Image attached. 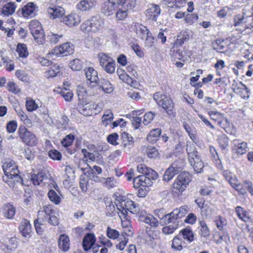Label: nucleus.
Here are the masks:
<instances>
[{
    "instance_id": "obj_25",
    "label": "nucleus",
    "mask_w": 253,
    "mask_h": 253,
    "mask_svg": "<svg viewBox=\"0 0 253 253\" xmlns=\"http://www.w3.org/2000/svg\"><path fill=\"white\" fill-rule=\"evenodd\" d=\"M233 150L236 151L238 155H242L245 154L247 151L248 145L245 142H238L236 140L233 141Z\"/></svg>"
},
{
    "instance_id": "obj_34",
    "label": "nucleus",
    "mask_w": 253,
    "mask_h": 253,
    "mask_svg": "<svg viewBox=\"0 0 253 253\" xmlns=\"http://www.w3.org/2000/svg\"><path fill=\"white\" fill-rule=\"evenodd\" d=\"M136 0H118V6H121L129 10L133 9L135 6Z\"/></svg>"
},
{
    "instance_id": "obj_58",
    "label": "nucleus",
    "mask_w": 253,
    "mask_h": 253,
    "mask_svg": "<svg viewBox=\"0 0 253 253\" xmlns=\"http://www.w3.org/2000/svg\"><path fill=\"white\" fill-rule=\"evenodd\" d=\"M228 138L225 135H221L218 138V143L221 149H225L228 145Z\"/></svg>"
},
{
    "instance_id": "obj_27",
    "label": "nucleus",
    "mask_w": 253,
    "mask_h": 253,
    "mask_svg": "<svg viewBox=\"0 0 253 253\" xmlns=\"http://www.w3.org/2000/svg\"><path fill=\"white\" fill-rule=\"evenodd\" d=\"M190 36V32L188 30L182 31L177 36V39L175 44L181 46L185 42H187Z\"/></svg>"
},
{
    "instance_id": "obj_26",
    "label": "nucleus",
    "mask_w": 253,
    "mask_h": 253,
    "mask_svg": "<svg viewBox=\"0 0 253 253\" xmlns=\"http://www.w3.org/2000/svg\"><path fill=\"white\" fill-rule=\"evenodd\" d=\"M58 246L60 249L64 252H67L70 248V240L68 235L61 234L58 239Z\"/></svg>"
},
{
    "instance_id": "obj_19",
    "label": "nucleus",
    "mask_w": 253,
    "mask_h": 253,
    "mask_svg": "<svg viewBox=\"0 0 253 253\" xmlns=\"http://www.w3.org/2000/svg\"><path fill=\"white\" fill-rule=\"evenodd\" d=\"M95 104L93 102L83 103L78 106L79 111L84 116H90L92 114V109Z\"/></svg>"
},
{
    "instance_id": "obj_28",
    "label": "nucleus",
    "mask_w": 253,
    "mask_h": 253,
    "mask_svg": "<svg viewBox=\"0 0 253 253\" xmlns=\"http://www.w3.org/2000/svg\"><path fill=\"white\" fill-rule=\"evenodd\" d=\"M17 247V241L15 238H11L7 244H3L1 249L6 253H10L12 251Z\"/></svg>"
},
{
    "instance_id": "obj_63",
    "label": "nucleus",
    "mask_w": 253,
    "mask_h": 253,
    "mask_svg": "<svg viewBox=\"0 0 253 253\" xmlns=\"http://www.w3.org/2000/svg\"><path fill=\"white\" fill-rule=\"evenodd\" d=\"M107 235L110 239H116L119 237V233L117 230L108 227L107 229Z\"/></svg>"
},
{
    "instance_id": "obj_36",
    "label": "nucleus",
    "mask_w": 253,
    "mask_h": 253,
    "mask_svg": "<svg viewBox=\"0 0 253 253\" xmlns=\"http://www.w3.org/2000/svg\"><path fill=\"white\" fill-rule=\"evenodd\" d=\"M16 9V5L14 2H9L4 5L2 8V13L5 15H9L13 14Z\"/></svg>"
},
{
    "instance_id": "obj_10",
    "label": "nucleus",
    "mask_w": 253,
    "mask_h": 253,
    "mask_svg": "<svg viewBox=\"0 0 253 253\" xmlns=\"http://www.w3.org/2000/svg\"><path fill=\"white\" fill-rule=\"evenodd\" d=\"M85 76L87 79V84L89 86L95 87L97 82L99 80L97 71L93 68L88 67L84 69Z\"/></svg>"
},
{
    "instance_id": "obj_20",
    "label": "nucleus",
    "mask_w": 253,
    "mask_h": 253,
    "mask_svg": "<svg viewBox=\"0 0 253 253\" xmlns=\"http://www.w3.org/2000/svg\"><path fill=\"white\" fill-rule=\"evenodd\" d=\"M19 230L23 236L29 237L31 236V225L29 221L27 219H23L19 227Z\"/></svg>"
},
{
    "instance_id": "obj_32",
    "label": "nucleus",
    "mask_w": 253,
    "mask_h": 253,
    "mask_svg": "<svg viewBox=\"0 0 253 253\" xmlns=\"http://www.w3.org/2000/svg\"><path fill=\"white\" fill-rule=\"evenodd\" d=\"M161 133V130L160 128H155L152 129L149 133L147 136V140L150 143H154L158 140Z\"/></svg>"
},
{
    "instance_id": "obj_31",
    "label": "nucleus",
    "mask_w": 253,
    "mask_h": 253,
    "mask_svg": "<svg viewBox=\"0 0 253 253\" xmlns=\"http://www.w3.org/2000/svg\"><path fill=\"white\" fill-rule=\"evenodd\" d=\"M15 208L10 203L4 205L3 207L4 216L7 218L11 219L13 218L15 214Z\"/></svg>"
},
{
    "instance_id": "obj_12",
    "label": "nucleus",
    "mask_w": 253,
    "mask_h": 253,
    "mask_svg": "<svg viewBox=\"0 0 253 253\" xmlns=\"http://www.w3.org/2000/svg\"><path fill=\"white\" fill-rule=\"evenodd\" d=\"M62 21L68 27L78 25L81 22L80 17L76 13H72L62 18Z\"/></svg>"
},
{
    "instance_id": "obj_59",
    "label": "nucleus",
    "mask_w": 253,
    "mask_h": 253,
    "mask_svg": "<svg viewBox=\"0 0 253 253\" xmlns=\"http://www.w3.org/2000/svg\"><path fill=\"white\" fill-rule=\"evenodd\" d=\"M60 94L66 101H71L73 96L72 92L66 88L62 89Z\"/></svg>"
},
{
    "instance_id": "obj_21",
    "label": "nucleus",
    "mask_w": 253,
    "mask_h": 253,
    "mask_svg": "<svg viewBox=\"0 0 253 253\" xmlns=\"http://www.w3.org/2000/svg\"><path fill=\"white\" fill-rule=\"evenodd\" d=\"M197 230L198 234L204 237H207L210 235V230L206 222L204 220L199 219Z\"/></svg>"
},
{
    "instance_id": "obj_4",
    "label": "nucleus",
    "mask_w": 253,
    "mask_h": 253,
    "mask_svg": "<svg viewBox=\"0 0 253 253\" xmlns=\"http://www.w3.org/2000/svg\"><path fill=\"white\" fill-rule=\"evenodd\" d=\"M103 20L101 17L99 16H94L90 19L84 21L81 24L80 29L84 33H96L103 26Z\"/></svg>"
},
{
    "instance_id": "obj_33",
    "label": "nucleus",
    "mask_w": 253,
    "mask_h": 253,
    "mask_svg": "<svg viewBox=\"0 0 253 253\" xmlns=\"http://www.w3.org/2000/svg\"><path fill=\"white\" fill-rule=\"evenodd\" d=\"M223 175L232 187H236V184L239 181L235 174L230 171H225Z\"/></svg>"
},
{
    "instance_id": "obj_23",
    "label": "nucleus",
    "mask_w": 253,
    "mask_h": 253,
    "mask_svg": "<svg viewBox=\"0 0 253 253\" xmlns=\"http://www.w3.org/2000/svg\"><path fill=\"white\" fill-rule=\"evenodd\" d=\"M97 0H82L78 4V8L82 11L89 10L95 7Z\"/></svg>"
},
{
    "instance_id": "obj_24",
    "label": "nucleus",
    "mask_w": 253,
    "mask_h": 253,
    "mask_svg": "<svg viewBox=\"0 0 253 253\" xmlns=\"http://www.w3.org/2000/svg\"><path fill=\"white\" fill-rule=\"evenodd\" d=\"M56 50V54H59L62 56H65L73 53V49L69 43H64L61 44Z\"/></svg>"
},
{
    "instance_id": "obj_49",
    "label": "nucleus",
    "mask_w": 253,
    "mask_h": 253,
    "mask_svg": "<svg viewBox=\"0 0 253 253\" xmlns=\"http://www.w3.org/2000/svg\"><path fill=\"white\" fill-rule=\"evenodd\" d=\"M75 139V136L73 134L67 135L62 140L61 144L64 147H68L72 145Z\"/></svg>"
},
{
    "instance_id": "obj_13",
    "label": "nucleus",
    "mask_w": 253,
    "mask_h": 253,
    "mask_svg": "<svg viewBox=\"0 0 253 253\" xmlns=\"http://www.w3.org/2000/svg\"><path fill=\"white\" fill-rule=\"evenodd\" d=\"M5 167V165L3 166V169L5 174V176L3 177V180L6 182L10 181L8 179H15V180L18 181L19 178L18 174V172L19 171L17 169H15L13 168H11V165L8 167V165H7L6 169H4Z\"/></svg>"
},
{
    "instance_id": "obj_3",
    "label": "nucleus",
    "mask_w": 253,
    "mask_h": 253,
    "mask_svg": "<svg viewBox=\"0 0 253 253\" xmlns=\"http://www.w3.org/2000/svg\"><path fill=\"white\" fill-rule=\"evenodd\" d=\"M153 98L157 104L161 106L168 115L172 117L175 116L176 112L174 103L169 96L160 92H157L154 94Z\"/></svg>"
},
{
    "instance_id": "obj_6",
    "label": "nucleus",
    "mask_w": 253,
    "mask_h": 253,
    "mask_svg": "<svg viewBox=\"0 0 253 253\" xmlns=\"http://www.w3.org/2000/svg\"><path fill=\"white\" fill-rule=\"evenodd\" d=\"M18 133L20 138L27 145L34 146L37 144L38 140L36 135L25 126H20L18 128Z\"/></svg>"
},
{
    "instance_id": "obj_44",
    "label": "nucleus",
    "mask_w": 253,
    "mask_h": 253,
    "mask_svg": "<svg viewBox=\"0 0 253 253\" xmlns=\"http://www.w3.org/2000/svg\"><path fill=\"white\" fill-rule=\"evenodd\" d=\"M188 207L187 206H182L179 209H175L173 211V214H175L177 219L181 218L184 216L188 211Z\"/></svg>"
},
{
    "instance_id": "obj_22",
    "label": "nucleus",
    "mask_w": 253,
    "mask_h": 253,
    "mask_svg": "<svg viewBox=\"0 0 253 253\" xmlns=\"http://www.w3.org/2000/svg\"><path fill=\"white\" fill-rule=\"evenodd\" d=\"M95 242V238L93 234H86L83 241V246L84 251H87L94 245Z\"/></svg>"
},
{
    "instance_id": "obj_17",
    "label": "nucleus",
    "mask_w": 253,
    "mask_h": 253,
    "mask_svg": "<svg viewBox=\"0 0 253 253\" xmlns=\"http://www.w3.org/2000/svg\"><path fill=\"white\" fill-rule=\"evenodd\" d=\"M178 172L177 165L175 163H172L166 170L163 180L166 181H169Z\"/></svg>"
},
{
    "instance_id": "obj_40",
    "label": "nucleus",
    "mask_w": 253,
    "mask_h": 253,
    "mask_svg": "<svg viewBox=\"0 0 253 253\" xmlns=\"http://www.w3.org/2000/svg\"><path fill=\"white\" fill-rule=\"evenodd\" d=\"M63 38L62 34H58L50 32L48 33L47 36V40L51 44H56L60 40Z\"/></svg>"
},
{
    "instance_id": "obj_15",
    "label": "nucleus",
    "mask_w": 253,
    "mask_h": 253,
    "mask_svg": "<svg viewBox=\"0 0 253 253\" xmlns=\"http://www.w3.org/2000/svg\"><path fill=\"white\" fill-rule=\"evenodd\" d=\"M139 220L151 227H156L159 226L158 220L152 215L141 212L139 216Z\"/></svg>"
},
{
    "instance_id": "obj_5",
    "label": "nucleus",
    "mask_w": 253,
    "mask_h": 253,
    "mask_svg": "<svg viewBox=\"0 0 253 253\" xmlns=\"http://www.w3.org/2000/svg\"><path fill=\"white\" fill-rule=\"evenodd\" d=\"M190 180V176L188 172L181 173L172 184L173 192L177 194H181L189 185Z\"/></svg>"
},
{
    "instance_id": "obj_42",
    "label": "nucleus",
    "mask_w": 253,
    "mask_h": 253,
    "mask_svg": "<svg viewBox=\"0 0 253 253\" xmlns=\"http://www.w3.org/2000/svg\"><path fill=\"white\" fill-rule=\"evenodd\" d=\"M137 34L142 39H144L147 36L151 35L147 28L142 25L139 26L138 28L137 29Z\"/></svg>"
},
{
    "instance_id": "obj_41",
    "label": "nucleus",
    "mask_w": 253,
    "mask_h": 253,
    "mask_svg": "<svg viewBox=\"0 0 253 253\" xmlns=\"http://www.w3.org/2000/svg\"><path fill=\"white\" fill-rule=\"evenodd\" d=\"M16 77L20 81L28 83L30 81V77L24 70H18L15 72Z\"/></svg>"
},
{
    "instance_id": "obj_11",
    "label": "nucleus",
    "mask_w": 253,
    "mask_h": 253,
    "mask_svg": "<svg viewBox=\"0 0 253 253\" xmlns=\"http://www.w3.org/2000/svg\"><path fill=\"white\" fill-rule=\"evenodd\" d=\"M161 9L159 5L155 4H151L146 10V17L153 21L157 20L158 17L160 15Z\"/></svg>"
},
{
    "instance_id": "obj_46",
    "label": "nucleus",
    "mask_w": 253,
    "mask_h": 253,
    "mask_svg": "<svg viewBox=\"0 0 253 253\" xmlns=\"http://www.w3.org/2000/svg\"><path fill=\"white\" fill-rule=\"evenodd\" d=\"M16 51L20 57L25 58L28 55L27 46L24 43H19L16 48Z\"/></svg>"
},
{
    "instance_id": "obj_29",
    "label": "nucleus",
    "mask_w": 253,
    "mask_h": 253,
    "mask_svg": "<svg viewBox=\"0 0 253 253\" xmlns=\"http://www.w3.org/2000/svg\"><path fill=\"white\" fill-rule=\"evenodd\" d=\"M179 236L182 237L189 243L194 240V234L190 227H186L181 230L179 234Z\"/></svg>"
},
{
    "instance_id": "obj_30",
    "label": "nucleus",
    "mask_w": 253,
    "mask_h": 253,
    "mask_svg": "<svg viewBox=\"0 0 253 253\" xmlns=\"http://www.w3.org/2000/svg\"><path fill=\"white\" fill-rule=\"evenodd\" d=\"M35 8L33 3H29L22 8L23 15L25 17H33L35 16Z\"/></svg>"
},
{
    "instance_id": "obj_53",
    "label": "nucleus",
    "mask_w": 253,
    "mask_h": 253,
    "mask_svg": "<svg viewBox=\"0 0 253 253\" xmlns=\"http://www.w3.org/2000/svg\"><path fill=\"white\" fill-rule=\"evenodd\" d=\"M44 175L41 172H38L37 174H33L31 175V179L34 185H39L43 179Z\"/></svg>"
},
{
    "instance_id": "obj_8",
    "label": "nucleus",
    "mask_w": 253,
    "mask_h": 253,
    "mask_svg": "<svg viewBox=\"0 0 253 253\" xmlns=\"http://www.w3.org/2000/svg\"><path fill=\"white\" fill-rule=\"evenodd\" d=\"M164 211V209H157L155 210L156 214L157 215L158 217L161 220V223L162 225L168 224L171 223V224H175V223H178L177 217L175 214H173V211L170 213H167L164 215H161L159 214L160 211Z\"/></svg>"
},
{
    "instance_id": "obj_14",
    "label": "nucleus",
    "mask_w": 253,
    "mask_h": 253,
    "mask_svg": "<svg viewBox=\"0 0 253 253\" xmlns=\"http://www.w3.org/2000/svg\"><path fill=\"white\" fill-rule=\"evenodd\" d=\"M217 124L227 133L232 135H235L236 132V128L230 123L229 120L224 116L221 118Z\"/></svg>"
},
{
    "instance_id": "obj_9",
    "label": "nucleus",
    "mask_w": 253,
    "mask_h": 253,
    "mask_svg": "<svg viewBox=\"0 0 253 253\" xmlns=\"http://www.w3.org/2000/svg\"><path fill=\"white\" fill-rule=\"evenodd\" d=\"M118 0H105L101 6V11L106 16H110L114 14L115 9L119 7Z\"/></svg>"
},
{
    "instance_id": "obj_57",
    "label": "nucleus",
    "mask_w": 253,
    "mask_h": 253,
    "mask_svg": "<svg viewBox=\"0 0 253 253\" xmlns=\"http://www.w3.org/2000/svg\"><path fill=\"white\" fill-rule=\"evenodd\" d=\"M26 107L27 110L29 112H33L38 108V105L35 102V101L32 99H27L26 102Z\"/></svg>"
},
{
    "instance_id": "obj_54",
    "label": "nucleus",
    "mask_w": 253,
    "mask_h": 253,
    "mask_svg": "<svg viewBox=\"0 0 253 253\" xmlns=\"http://www.w3.org/2000/svg\"><path fill=\"white\" fill-rule=\"evenodd\" d=\"M70 68L75 71H80L82 68V62L79 59H75L69 64Z\"/></svg>"
},
{
    "instance_id": "obj_47",
    "label": "nucleus",
    "mask_w": 253,
    "mask_h": 253,
    "mask_svg": "<svg viewBox=\"0 0 253 253\" xmlns=\"http://www.w3.org/2000/svg\"><path fill=\"white\" fill-rule=\"evenodd\" d=\"M180 236H175L172 240L171 248L175 251H180L182 249V241Z\"/></svg>"
},
{
    "instance_id": "obj_38",
    "label": "nucleus",
    "mask_w": 253,
    "mask_h": 253,
    "mask_svg": "<svg viewBox=\"0 0 253 253\" xmlns=\"http://www.w3.org/2000/svg\"><path fill=\"white\" fill-rule=\"evenodd\" d=\"M122 138L123 139V144L125 147L129 148L132 145L133 138L132 136L126 132H123L122 133Z\"/></svg>"
},
{
    "instance_id": "obj_56",
    "label": "nucleus",
    "mask_w": 253,
    "mask_h": 253,
    "mask_svg": "<svg viewBox=\"0 0 253 253\" xmlns=\"http://www.w3.org/2000/svg\"><path fill=\"white\" fill-rule=\"evenodd\" d=\"M60 71V68L59 66L57 64H54L51 66L50 69L47 71V73L49 77H53L57 76Z\"/></svg>"
},
{
    "instance_id": "obj_51",
    "label": "nucleus",
    "mask_w": 253,
    "mask_h": 253,
    "mask_svg": "<svg viewBox=\"0 0 253 253\" xmlns=\"http://www.w3.org/2000/svg\"><path fill=\"white\" fill-rule=\"evenodd\" d=\"M6 88L9 91L14 94H17L21 92V90L18 85L12 81L9 82L7 83Z\"/></svg>"
},
{
    "instance_id": "obj_45",
    "label": "nucleus",
    "mask_w": 253,
    "mask_h": 253,
    "mask_svg": "<svg viewBox=\"0 0 253 253\" xmlns=\"http://www.w3.org/2000/svg\"><path fill=\"white\" fill-rule=\"evenodd\" d=\"M158 174L156 171L150 168L147 170L145 175H142L143 177L144 183H146V180H150V179L155 180L158 178Z\"/></svg>"
},
{
    "instance_id": "obj_1",
    "label": "nucleus",
    "mask_w": 253,
    "mask_h": 253,
    "mask_svg": "<svg viewBox=\"0 0 253 253\" xmlns=\"http://www.w3.org/2000/svg\"><path fill=\"white\" fill-rule=\"evenodd\" d=\"M186 151L190 166L193 167L197 173H201L204 167V163L202 161L201 156L197 150L195 146L190 142L187 143Z\"/></svg>"
},
{
    "instance_id": "obj_55",
    "label": "nucleus",
    "mask_w": 253,
    "mask_h": 253,
    "mask_svg": "<svg viewBox=\"0 0 253 253\" xmlns=\"http://www.w3.org/2000/svg\"><path fill=\"white\" fill-rule=\"evenodd\" d=\"M146 153H147L148 157L151 158H155L159 155L158 151L156 148L151 146H149L147 147L146 149Z\"/></svg>"
},
{
    "instance_id": "obj_39",
    "label": "nucleus",
    "mask_w": 253,
    "mask_h": 253,
    "mask_svg": "<svg viewBox=\"0 0 253 253\" xmlns=\"http://www.w3.org/2000/svg\"><path fill=\"white\" fill-rule=\"evenodd\" d=\"M48 197L52 203L59 205L61 201L60 196L54 190L51 189L48 193Z\"/></svg>"
},
{
    "instance_id": "obj_61",
    "label": "nucleus",
    "mask_w": 253,
    "mask_h": 253,
    "mask_svg": "<svg viewBox=\"0 0 253 253\" xmlns=\"http://www.w3.org/2000/svg\"><path fill=\"white\" fill-rule=\"evenodd\" d=\"M178 223L170 224L169 226L164 227L162 231L165 234H170L172 233L177 229Z\"/></svg>"
},
{
    "instance_id": "obj_48",
    "label": "nucleus",
    "mask_w": 253,
    "mask_h": 253,
    "mask_svg": "<svg viewBox=\"0 0 253 253\" xmlns=\"http://www.w3.org/2000/svg\"><path fill=\"white\" fill-rule=\"evenodd\" d=\"M224 41L221 39H218L214 41L212 43V48L218 52H221L222 50L225 48L224 44Z\"/></svg>"
},
{
    "instance_id": "obj_2",
    "label": "nucleus",
    "mask_w": 253,
    "mask_h": 253,
    "mask_svg": "<svg viewBox=\"0 0 253 253\" xmlns=\"http://www.w3.org/2000/svg\"><path fill=\"white\" fill-rule=\"evenodd\" d=\"M115 203L118 211V212L122 213V216H125V215H127V211L133 214H137L139 211V207L132 201L125 197L120 196L117 197Z\"/></svg>"
},
{
    "instance_id": "obj_37",
    "label": "nucleus",
    "mask_w": 253,
    "mask_h": 253,
    "mask_svg": "<svg viewBox=\"0 0 253 253\" xmlns=\"http://www.w3.org/2000/svg\"><path fill=\"white\" fill-rule=\"evenodd\" d=\"M236 212L238 216L245 222H248L250 220V217L248 213L244 211L241 207H237L236 208Z\"/></svg>"
},
{
    "instance_id": "obj_60",
    "label": "nucleus",
    "mask_w": 253,
    "mask_h": 253,
    "mask_svg": "<svg viewBox=\"0 0 253 253\" xmlns=\"http://www.w3.org/2000/svg\"><path fill=\"white\" fill-rule=\"evenodd\" d=\"M105 179V178H104ZM117 180L113 177H108L105 179L104 183V186L107 188L110 189L116 186Z\"/></svg>"
},
{
    "instance_id": "obj_64",
    "label": "nucleus",
    "mask_w": 253,
    "mask_h": 253,
    "mask_svg": "<svg viewBox=\"0 0 253 253\" xmlns=\"http://www.w3.org/2000/svg\"><path fill=\"white\" fill-rule=\"evenodd\" d=\"M155 116V114L152 112H148L146 113L144 116L143 121L144 125L146 126L149 124L153 120Z\"/></svg>"
},
{
    "instance_id": "obj_35",
    "label": "nucleus",
    "mask_w": 253,
    "mask_h": 253,
    "mask_svg": "<svg viewBox=\"0 0 253 253\" xmlns=\"http://www.w3.org/2000/svg\"><path fill=\"white\" fill-rule=\"evenodd\" d=\"M43 214V212H39L38 219L34 221V225L37 233L39 235L42 234L43 231V223L44 219H42L40 217L42 214Z\"/></svg>"
},
{
    "instance_id": "obj_18",
    "label": "nucleus",
    "mask_w": 253,
    "mask_h": 253,
    "mask_svg": "<svg viewBox=\"0 0 253 253\" xmlns=\"http://www.w3.org/2000/svg\"><path fill=\"white\" fill-rule=\"evenodd\" d=\"M99 89H101L105 93H110L114 90L112 84L105 79H101L97 82V85Z\"/></svg>"
},
{
    "instance_id": "obj_43",
    "label": "nucleus",
    "mask_w": 253,
    "mask_h": 253,
    "mask_svg": "<svg viewBox=\"0 0 253 253\" xmlns=\"http://www.w3.org/2000/svg\"><path fill=\"white\" fill-rule=\"evenodd\" d=\"M118 7L119 9L116 13V18L119 20H124L127 16L129 10L121 6Z\"/></svg>"
},
{
    "instance_id": "obj_62",
    "label": "nucleus",
    "mask_w": 253,
    "mask_h": 253,
    "mask_svg": "<svg viewBox=\"0 0 253 253\" xmlns=\"http://www.w3.org/2000/svg\"><path fill=\"white\" fill-rule=\"evenodd\" d=\"M115 62L113 60H112V61L107 63V64H106L103 68L106 72L108 73L112 74L115 71Z\"/></svg>"
},
{
    "instance_id": "obj_7",
    "label": "nucleus",
    "mask_w": 253,
    "mask_h": 253,
    "mask_svg": "<svg viewBox=\"0 0 253 253\" xmlns=\"http://www.w3.org/2000/svg\"><path fill=\"white\" fill-rule=\"evenodd\" d=\"M29 29L36 42L42 43L44 35L41 23L37 20H33L29 24Z\"/></svg>"
},
{
    "instance_id": "obj_52",
    "label": "nucleus",
    "mask_w": 253,
    "mask_h": 253,
    "mask_svg": "<svg viewBox=\"0 0 253 253\" xmlns=\"http://www.w3.org/2000/svg\"><path fill=\"white\" fill-rule=\"evenodd\" d=\"M100 65L104 67L105 65L109 62L112 61L113 59L104 53H100L98 55Z\"/></svg>"
},
{
    "instance_id": "obj_50",
    "label": "nucleus",
    "mask_w": 253,
    "mask_h": 253,
    "mask_svg": "<svg viewBox=\"0 0 253 253\" xmlns=\"http://www.w3.org/2000/svg\"><path fill=\"white\" fill-rule=\"evenodd\" d=\"M121 237H122V239L121 237V241L116 245V248L122 251L125 249L128 242V238L126 237L127 235L126 233H122Z\"/></svg>"
},
{
    "instance_id": "obj_16",
    "label": "nucleus",
    "mask_w": 253,
    "mask_h": 253,
    "mask_svg": "<svg viewBox=\"0 0 253 253\" xmlns=\"http://www.w3.org/2000/svg\"><path fill=\"white\" fill-rule=\"evenodd\" d=\"M47 13L50 18L55 19L62 17L65 14V10L61 6L53 5L48 8Z\"/></svg>"
}]
</instances>
